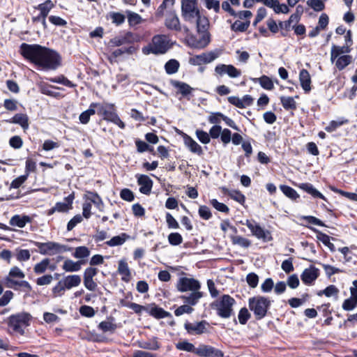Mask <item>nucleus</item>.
<instances>
[{"instance_id": "nucleus-1", "label": "nucleus", "mask_w": 357, "mask_h": 357, "mask_svg": "<svg viewBox=\"0 0 357 357\" xmlns=\"http://www.w3.org/2000/svg\"><path fill=\"white\" fill-rule=\"evenodd\" d=\"M20 52L26 59L44 70H55L61 64V56L56 52L39 45L22 43Z\"/></svg>"}, {"instance_id": "nucleus-2", "label": "nucleus", "mask_w": 357, "mask_h": 357, "mask_svg": "<svg viewBox=\"0 0 357 357\" xmlns=\"http://www.w3.org/2000/svg\"><path fill=\"white\" fill-rule=\"evenodd\" d=\"M176 287L180 292H190L189 294L181 296V298L185 303L195 305L203 296V293L200 291V282L192 278H180L177 281Z\"/></svg>"}, {"instance_id": "nucleus-3", "label": "nucleus", "mask_w": 357, "mask_h": 357, "mask_svg": "<svg viewBox=\"0 0 357 357\" xmlns=\"http://www.w3.org/2000/svg\"><path fill=\"white\" fill-rule=\"evenodd\" d=\"M32 316L26 312H21L10 316L8 319V326L13 333L24 335V330L30 325Z\"/></svg>"}, {"instance_id": "nucleus-4", "label": "nucleus", "mask_w": 357, "mask_h": 357, "mask_svg": "<svg viewBox=\"0 0 357 357\" xmlns=\"http://www.w3.org/2000/svg\"><path fill=\"white\" fill-rule=\"evenodd\" d=\"M172 46L169 38L167 35H156L153 37L151 43L143 48V52L146 54L150 53L154 54H165Z\"/></svg>"}, {"instance_id": "nucleus-5", "label": "nucleus", "mask_w": 357, "mask_h": 357, "mask_svg": "<svg viewBox=\"0 0 357 357\" xmlns=\"http://www.w3.org/2000/svg\"><path fill=\"white\" fill-rule=\"evenodd\" d=\"M81 282L82 279L79 275L65 276L52 288V294L54 297L61 296L64 294L66 290L78 287Z\"/></svg>"}, {"instance_id": "nucleus-6", "label": "nucleus", "mask_w": 357, "mask_h": 357, "mask_svg": "<svg viewBox=\"0 0 357 357\" xmlns=\"http://www.w3.org/2000/svg\"><path fill=\"white\" fill-rule=\"evenodd\" d=\"M235 300L229 295H223L220 299L211 304L213 309L217 312V314L224 319L229 318L233 314V306Z\"/></svg>"}, {"instance_id": "nucleus-7", "label": "nucleus", "mask_w": 357, "mask_h": 357, "mask_svg": "<svg viewBox=\"0 0 357 357\" xmlns=\"http://www.w3.org/2000/svg\"><path fill=\"white\" fill-rule=\"evenodd\" d=\"M271 301L264 296H255L249 298V309L253 312L257 319H261L267 313Z\"/></svg>"}, {"instance_id": "nucleus-8", "label": "nucleus", "mask_w": 357, "mask_h": 357, "mask_svg": "<svg viewBox=\"0 0 357 357\" xmlns=\"http://www.w3.org/2000/svg\"><path fill=\"white\" fill-rule=\"evenodd\" d=\"M33 244L38 248V252L43 255H54L68 250L66 245L53 241L47 243L35 241Z\"/></svg>"}, {"instance_id": "nucleus-9", "label": "nucleus", "mask_w": 357, "mask_h": 357, "mask_svg": "<svg viewBox=\"0 0 357 357\" xmlns=\"http://www.w3.org/2000/svg\"><path fill=\"white\" fill-rule=\"evenodd\" d=\"M251 231L252 235L256 236L259 239H262L264 241H268L271 240V234L268 231L264 229L260 225L255 222L247 220L244 223Z\"/></svg>"}, {"instance_id": "nucleus-10", "label": "nucleus", "mask_w": 357, "mask_h": 357, "mask_svg": "<svg viewBox=\"0 0 357 357\" xmlns=\"http://www.w3.org/2000/svg\"><path fill=\"white\" fill-rule=\"evenodd\" d=\"M210 43V34L208 33H199V37L191 36L188 39V45L197 49H203Z\"/></svg>"}, {"instance_id": "nucleus-11", "label": "nucleus", "mask_w": 357, "mask_h": 357, "mask_svg": "<svg viewBox=\"0 0 357 357\" xmlns=\"http://www.w3.org/2000/svg\"><path fill=\"white\" fill-rule=\"evenodd\" d=\"M196 355L200 357H224L221 350L206 344H202L197 347Z\"/></svg>"}, {"instance_id": "nucleus-12", "label": "nucleus", "mask_w": 357, "mask_h": 357, "mask_svg": "<svg viewBox=\"0 0 357 357\" xmlns=\"http://www.w3.org/2000/svg\"><path fill=\"white\" fill-rule=\"evenodd\" d=\"M215 72L220 76L227 74L231 78H236L241 75V70L233 65L218 64L215 68Z\"/></svg>"}, {"instance_id": "nucleus-13", "label": "nucleus", "mask_w": 357, "mask_h": 357, "mask_svg": "<svg viewBox=\"0 0 357 357\" xmlns=\"http://www.w3.org/2000/svg\"><path fill=\"white\" fill-rule=\"evenodd\" d=\"M208 324L206 321L194 323H185L184 327L190 335H201L206 332Z\"/></svg>"}, {"instance_id": "nucleus-14", "label": "nucleus", "mask_w": 357, "mask_h": 357, "mask_svg": "<svg viewBox=\"0 0 357 357\" xmlns=\"http://www.w3.org/2000/svg\"><path fill=\"white\" fill-rule=\"evenodd\" d=\"M96 108L98 114L103 116V119L108 121H112V119L116 114L112 104L98 103Z\"/></svg>"}, {"instance_id": "nucleus-15", "label": "nucleus", "mask_w": 357, "mask_h": 357, "mask_svg": "<svg viewBox=\"0 0 357 357\" xmlns=\"http://www.w3.org/2000/svg\"><path fill=\"white\" fill-rule=\"evenodd\" d=\"M181 12L183 19L190 23H194L201 15L197 6L181 7Z\"/></svg>"}, {"instance_id": "nucleus-16", "label": "nucleus", "mask_w": 357, "mask_h": 357, "mask_svg": "<svg viewBox=\"0 0 357 357\" xmlns=\"http://www.w3.org/2000/svg\"><path fill=\"white\" fill-rule=\"evenodd\" d=\"M227 100L230 104L238 108H245L250 106L254 100L252 97L250 95H245L242 98L237 96H229Z\"/></svg>"}, {"instance_id": "nucleus-17", "label": "nucleus", "mask_w": 357, "mask_h": 357, "mask_svg": "<svg viewBox=\"0 0 357 357\" xmlns=\"http://www.w3.org/2000/svg\"><path fill=\"white\" fill-rule=\"evenodd\" d=\"M5 285L8 288L18 289L20 287L23 288L27 291H31L32 288L31 284L26 280H16L15 278H5Z\"/></svg>"}, {"instance_id": "nucleus-18", "label": "nucleus", "mask_w": 357, "mask_h": 357, "mask_svg": "<svg viewBox=\"0 0 357 357\" xmlns=\"http://www.w3.org/2000/svg\"><path fill=\"white\" fill-rule=\"evenodd\" d=\"M319 274V271L318 268L314 266H310L303 271L301 278L303 283L310 284L318 278Z\"/></svg>"}, {"instance_id": "nucleus-19", "label": "nucleus", "mask_w": 357, "mask_h": 357, "mask_svg": "<svg viewBox=\"0 0 357 357\" xmlns=\"http://www.w3.org/2000/svg\"><path fill=\"white\" fill-rule=\"evenodd\" d=\"M183 141L185 146L192 153L199 155L203 153L202 146L197 144L191 137L183 133Z\"/></svg>"}, {"instance_id": "nucleus-20", "label": "nucleus", "mask_w": 357, "mask_h": 357, "mask_svg": "<svg viewBox=\"0 0 357 357\" xmlns=\"http://www.w3.org/2000/svg\"><path fill=\"white\" fill-rule=\"evenodd\" d=\"M118 273L121 275V280L129 282L131 280V271L125 259H121L118 264Z\"/></svg>"}, {"instance_id": "nucleus-21", "label": "nucleus", "mask_w": 357, "mask_h": 357, "mask_svg": "<svg viewBox=\"0 0 357 357\" xmlns=\"http://www.w3.org/2000/svg\"><path fill=\"white\" fill-rule=\"evenodd\" d=\"M137 183L140 185V192L144 195H149L151 192L153 181L148 176L140 175L137 178Z\"/></svg>"}, {"instance_id": "nucleus-22", "label": "nucleus", "mask_w": 357, "mask_h": 357, "mask_svg": "<svg viewBox=\"0 0 357 357\" xmlns=\"http://www.w3.org/2000/svg\"><path fill=\"white\" fill-rule=\"evenodd\" d=\"M298 187L310 195L314 198H319L325 202H327V199L323 195L319 190H317L311 183H300Z\"/></svg>"}, {"instance_id": "nucleus-23", "label": "nucleus", "mask_w": 357, "mask_h": 357, "mask_svg": "<svg viewBox=\"0 0 357 357\" xmlns=\"http://www.w3.org/2000/svg\"><path fill=\"white\" fill-rule=\"evenodd\" d=\"M298 187L310 195L314 198H319L325 202H327V199L323 195L319 190H317L311 183H300Z\"/></svg>"}, {"instance_id": "nucleus-24", "label": "nucleus", "mask_w": 357, "mask_h": 357, "mask_svg": "<svg viewBox=\"0 0 357 357\" xmlns=\"http://www.w3.org/2000/svg\"><path fill=\"white\" fill-rule=\"evenodd\" d=\"M299 81L302 89L305 93H308L311 91V77L307 70L302 69L300 71Z\"/></svg>"}, {"instance_id": "nucleus-25", "label": "nucleus", "mask_w": 357, "mask_h": 357, "mask_svg": "<svg viewBox=\"0 0 357 357\" xmlns=\"http://www.w3.org/2000/svg\"><path fill=\"white\" fill-rule=\"evenodd\" d=\"M84 264V260L74 261L71 259H66L62 265V269L66 272H77L81 269L82 266Z\"/></svg>"}, {"instance_id": "nucleus-26", "label": "nucleus", "mask_w": 357, "mask_h": 357, "mask_svg": "<svg viewBox=\"0 0 357 357\" xmlns=\"http://www.w3.org/2000/svg\"><path fill=\"white\" fill-rule=\"evenodd\" d=\"M85 200L91 205L93 204L100 211L103 210L104 204L100 197L96 192L88 191L85 194Z\"/></svg>"}, {"instance_id": "nucleus-27", "label": "nucleus", "mask_w": 357, "mask_h": 357, "mask_svg": "<svg viewBox=\"0 0 357 357\" xmlns=\"http://www.w3.org/2000/svg\"><path fill=\"white\" fill-rule=\"evenodd\" d=\"M31 222V218L28 215H15L10 218L9 224L11 226L23 228L27 223Z\"/></svg>"}, {"instance_id": "nucleus-28", "label": "nucleus", "mask_w": 357, "mask_h": 357, "mask_svg": "<svg viewBox=\"0 0 357 357\" xmlns=\"http://www.w3.org/2000/svg\"><path fill=\"white\" fill-rule=\"evenodd\" d=\"M172 85L178 89V92L183 96H187L194 91V89L191 87L189 84L180 82L176 80L172 81Z\"/></svg>"}, {"instance_id": "nucleus-29", "label": "nucleus", "mask_w": 357, "mask_h": 357, "mask_svg": "<svg viewBox=\"0 0 357 357\" xmlns=\"http://www.w3.org/2000/svg\"><path fill=\"white\" fill-rule=\"evenodd\" d=\"M165 25L169 29L181 30L179 19L174 13H169L168 14L165 20Z\"/></svg>"}, {"instance_id": "nucleus-30", "label": "nucleus", "mask_w": 357, "mask_h": 357, "mask_svg": "<svg viewBox=\"0 0 357 357\" xmlns=\"http://www.w3.org/2000/svg\"><path fill=\"white\" fill-rule=\"evenodd\" d=\"M7 121L11 123L19 124L24 130L29 128V117L25 114H16L11 119Z\"/></svg>"}, {"instance_id": "nucleus-31", "label": "nucleus", "mask_w": 357, "mask_h": 357, "mask_svg": "<svg viewBox=\"0 0 357 357\" xmlns=\"http://www.w3.org/2000/svg\"><path fill=\"white\" fill-rule=\"evenodd\" d=\"M98 105V103H91L89 106V108L86 111L81 113L79 116V120L82 124H86L90 121L91 116L96 114V108Z\"/></svg>"}, {"instance_id": "nucleus-32", "label": "nucleus", "mask_w": 357, "mask_h": 357, "mask_svg": "<svg viewBox=\"0 0 357 357\" xmlns=\"http://www.w3.org/2000/svg\"><path fill=\"white\" fill-rule=\"evenodd\" d=\"M194 23L196 24L198 33H208L209 22L205 16L200 15Z\"/></svg>"}, {"instance_id": "nucleus-33", "label": "nucleus", "mask_w": 357, "mask_h": 357, "mask_svg": "<svg viewBox=\"0 0 357 357\" xmlns=\"http://www.w3.org/2000/svg\"><path fill=\"white\" fill-rule=\"evenodd\" d=\"M74 199V195H70L65 198L63 202H57L55 205L56 209L59 212H66L72 208L73 202Z\"/></svg>"}, {"instance_id": "nucleus-34", "label": "nucleus", "mask_w": 357, "mask_h": 357, "mask_svg": "<svg viewBox=\"0 0 357 357\" xmlns=\"http://www.w3.org/2000/svg\"><path fill=\"white\" fill-rule=\"evenodd\" d=\"M128 22L130 26H135L141 24L143 19L140 15L131 10H126Z\"/></svg>"}, {"instance_id": "nucleus-35", "label": "nucleus", "mask_w": 357, "mask_h": 357, "mask_svg": "<svg viewBox=\"0 0 357 357\" xmlns=\"http://www.w3.org/2000/svg\"><path fill=\"white\" fill-rule=\"evenodd\" d=\"M139 347L144 349L149 350H158L160 348V344L156 337H153L146 341H142L139 342Z\"/></svg>"}, {"instance_id": "nucleus-36", "label": "nucleus", "mask_w": 357, "mask_h": 357, "mask_svg": "<svg viewBox=\"0 0 357 357\" xmlns=\"http://www.w3.org/2000/svg\"><path fill=\"white\" fill-rule=\"evenodd\" d=\"M255 82H259L262 88L266 90H272L274 88L273 81L266 75H262L259 78L253 79Z\"/></svg>"}, {"instance_id": "nucleus-37", "label": "nucleus", "mask_w": 357, "mask_h": 357, "mask_svg": "<svg viewBox=\"0 0 357 357\" xmlns=\"http://www.w3.org/2000/svg\"><path fill=\"white\" fill-rule=\"evenodd\" d=\"M128 238V236L123 233L121 235L112 237L109 241L106 242V244L110 247L121 245Z\"/></svg>"}, {"instance_id": "nucleus-38", "label": "nucleus", "mask_w": 357, "mask_h": 357, "mask_svg": "<svg viewBox=\"0 0 357 357\" xmlns=\"http://www.w3.org/2000/svg\"><path fill=\"white\" fill-rule=\"evenodd\" d=\"M222 54V50L215 49L210 52L203 53L205 63H209L218 59Z\"/></svg>"}, {"instance_id": "nucleus-39", "label": "nucleus", "mask_w": 357, "mask_h": 357, "mask_svg": "<svg viewBox=\"0 0 357 357\" xmlns=\"http://www.w3.org/2000/svg\"><path fill=\"white\" fill-rule=\"evenodd\" d=\"M90 255V250L86 246L77 247L73 253V257L76 259L83 260L87 258Z\"/></svg>"}, {"instance_id": "nucleus-40", "label": "nucleus", "mask_w": 357, "mask_h": 357, "mask_svg": "<svg viewBox=\"0 0 357 357\" xmlns=\"http://www.w3.org/2000/svg\"><path fill=\"white\" fill-rule=\"evenodd\" d=\"M54 4L52 3L51 0H47L45 2L38 5L36 7L38 9L40 14L43 16L47 17L50 13V11L54 8Z\"/></svg>"}, {"instance_id": "nucleus-41", "label": "nucleus", "mask_w": 357, "mask_h": 357, "mask_svg": "<svg viewBox=\"0 0 357 357\" xmlns=\"http://www.w3.org/2000/svg\"><path fill=\"white\" fill-rule=\"evenodd\" d=\"M180 64L176 59H170L165 65V69L167 74L172 75L176 73L179 68Z\"/></svg>"}, {"instance_id": "nucleus-42", "label": "nucleus", "mask_w": 357, "mask_h": 357, "mask_svg": "<svg viewBox=\"0 0 357 357\" xmlns=\"http://www.w3.org/2000/svg\"><path fill=\"white\" fill-rule=\"evenodd\" d=\"M50 264V260L47 258L46 259H43L41 261H40L39 263H37L34 267H33V271L36 274H42V273H44L49 265Z\"/></svg>"}, {"instance_id": "nucleus-43", "label": "nucleus", "mask_w": 357, "mask_h": 357, "mask_svg": "<svg viewBox=\"0 0 357 357\" xmlns=\"http://www.w3.org/2000/svg\"><path fill=\"white\" fill-rule=\"evenodd\" d=\"M352 61V57L350 55H344L339 56L335 62V66L338 70H342L347 66Z\"/></svg>"}, {"instance_id": "nucleus-44", "label": "nucleus", "mask_w": 357, "mask_h": 357, "mask_svg": "<svg viewBox=\"0 0 357 357\" xmlns=\"http://www.w3.org/2000/svg\"><path fill=\"white\" fill-rule=\"evenodd\" d=\"M280 101L283 107L287 110L295 109L296 108V102L292 97L281 96Z\"/></svg>"}, {"instance_id": "nucleus-45", "label": "nucleus", "mask_w": 357, "mask_h": 357, "mask_svg": "<svg viewBox=\"0 0 357 357\" xmlns=\"http://www.w3.org/2000/svg\"><path fill=\"white\" fill-rule=\"evenodd\" d=\"M176 348L178 350L185 351L188 352H192L196 354V351L197 350V347H195L193 344L188 342L183 341L180 342L176 344Z\"/></svg>"}, {"instance_id": "nucleus-46", "label": "nucleus", "mask_w": 357, "mask_h": 357, "mask_svg": "<svg viewBox=\"0 0 357 357\" xmlns=\"http://www.w3.org/2000/svg\"><path fill=\"white\" fill-rule=\"evenodd\" d=\"M280 188L281 191L289 198L295 200L297 198L299 197V195L297 193V192L293 189L292 188L285 185H281L280 186Z\"/></svg>"}, {"instance_id": "nucleus-47", "label": "nucleus", "mask_w": 357, "mask_h": 357, "mask_svg": "<svg viewBox=\"0 0 357 357\" xmlns=\"http://www.w3.org/2000/svg\"><path fill=\"white\" fill-rule=\"evenodd\" d=\"M149 313L151 315L158 319L165 318L169 315V312L165 311L162 308L156 306L151 307Z\"/></svg>"}, {"instance_id": "nucleus-48", "label": "nucleus", "mask_w": 357, "mask_h": 357, "mask_svg": "<svg viewBox=\"0 0 357 357\" xmlns=\"http://www.w3.org/2000/svg\"><path fill=\"white\" fill-rule=\"evenodd\" d=\"M231 241L234 245H238L243 248H248L251 245L250 240L241 236H231Z\"/></svg>"}, {"instance_id": "nucleus-49", "label": "nucleus", "mask_w": 357, "mask_h": 357, "mask_svg": "<svg viewBox=\"0 0 357 357\" xmlns=\"http://www.w3.org/2000/svg\"><path fill=\"white\" fill-rule=\"evenodd\" d=\"M250 26V21L242 22L241 20H236L231 25V29L234 31H245Z\"/></svg>"}, {"instance_id": "nucleus-50", "label": "nucleus", "mask_w": 357, "mask_h": 357, "mask_svg": "<svg viewBox=\"0 0 357 357\" xmlns=\"http://www.w3.org/2000/svg\"><path fill=\"white\" fill-rule=\"evenodd\" d=\"M192 305L188 303L181 305L175 310L174 314L176 317H179L183 314H191L194 311V309L192 307Z\"/></svg>"}, {"instance_id": "nucleus-51", "label": "nucleus", "mask_w": 357, "mask_h": 357, "mask_svg": "<svg viewBox=\"0 0 357 357\" xmlns=\"http://www.w3.org/2000/svg\"><path fill=\"white\" fill-rule=\"evenodd\" d=\"M112 23L116 25H121L125 22V15L119 12H111L109 14Z\"/></svg>"}, {"instance_id": "nucleus-52", "label": "nucleus", "mask_w": 357, "mask_h": 357, "mask_svg": "<svg viewBox=\"0 0 357 357\" xmlns=\"http://www.w3.org/2000/svg\"><path fill=\"white\" fill-rule=\"evenodd\" d=\"M121 303L123 306L132 310L137 314H141L142 312L146 309L144 306L135 303L126 302L124 301H121Z\"/></svg>"}, {"instance_id": "nucleus-53", "label": "nucleus", "mask_w": 357, "mask_h": 357, "mask_svg": "<svg viewBox=\"0 0 357 357\" xmlns=\"http://www.w3.org/2000/svg\"><path fill=\"white\" fill-rule=\"evenodd\" d=\"M98 328L103 332H114L116 328V324H113L111 321H104L99 324Z\"/></svg>"}, {"instance_id": "nucleus-54", "label": "nucleus", "mask_w": 357, "mask_h": 357, "mask_svg": "<svg viewBox=\"0 0 357 357\" xmlns=\"http://www.w3.org/2000/svg\"><path fill=\"white\" fill-rule=\"evenodd\" d=\"M50 81L52 82H54V83L61 84H63L64 86H68V87H70V88H73V87L75 86V84H74L71 81L68 79L63 75H61L59 77H54V78H50Z\"/></svg>"}, {"instance_id": "nucleus-55", "label": "nucleus", "mask_w": 357, "mask_h": 357, "mask_svg": "<svg viewBox=\"0 0 357 357\" xmlns=\"http://www.w3.org/2000/svg\"><path fill=\"white\" fill-rule=\"evenodd\" d=\"M132 53V47L117 49V50H115L114 51H113V52L112 53V54L109 57V59L111 60V61H112L113 60L116 59V58L122 56L123 54H130Z\"/></svg>"}, {"instance_id": "nucleus-56", "label": "nucleus", "mask_w": 357, "mask_h": 357, "mask_svg": "<svg viewBox=\"0 0 357 357\" xmlns=\"http://www.w3.org/2000/svg\"><path fill=\"white\" fill-rule=\"evenodd\" d=\"M211 204L215 208L217 211L228 213L229 212V207L223 203L219 202L217 199H213L210 201Z\"/></svg>"}, {"instance_id": "nucleus-57", "label": "nucleus", "mask_w": 357, "mask_h": 357, "mask_svg": "<svg viewBox=\"0 0 357 357\" xmlns=\"http://www.w3.org/2000/svg\"><path fill=\"white\" fill-rule=\"evenodd\" d=\"M25 277L24 272L17 266H13L10 268L8 275L6 278L23 279Z\"/></svg>"}, {"instance_id": "nucleus-58", "label": "nucleus", "mask_w": 357, "mask_h": 357, "mask_svg": "<svg viewBox=\"0 0 357 357\" xmlns=\"http://www.w3.org/2000/svg\"><path fill=\"white\" fill-rule=\"evenodd\" d=\"M269 7L273 8L276 13H287L289 10L287 5L280 4L277 0H273V3Z\"/></svg>"}, {"instance_id": "nucleus-59", "label": "nucleus", "mask_w": 357, "mask_h": 357, "mask_svg": "<svg viewBox=\"0 0 357 357\" xmlns=\"http://www.w3.org/2000/svg\"><path fill=\"white\" fill-rule=\"evenodd\" d=\"M168 241L172 245H178L183 242V237L179 233H171L168 236Z\"/></svg>"}, {"instance_id": "nucleus-60", "label": "nucleus", "mask_w": 357, "mask_h": 357, "mask_svg": "<svg viewBox=\"0 0 357 357\" xmlns=\"http://www.w3.org/2000/svg\"><path fill=\"white\" fill-rule=\"evenodd\" d=\"M318 240L321 241L325 245H326L331 251H334L335 246L331 242L330 236L326 234L319 232L317 236Z\"/></svg>"}, {"instance_id": "nucleus-61", "label": "nucleus", "mask_w": 357, "mask_h": 357, "mask_svg": "<svg viewBox=\"0 0 357 357\" xmlns=\"http://www.w3.org/2000/svg\"><path fill=\"white\" fill-rule=\"evenodd\" d=\"M250 313L248 312V310L245 307H243L240 310L238 319L241 324H245L248 320L250 318Z\"/></svg>"}, {"instance_id": "nucleus-62", "label": "nucleus", "mask_w": 357, "mask_h": 357, "mask_svg": "<svg viewBox=\"0 0 357 357\" xmlns=\"http://www.w3.org/2000/svg\"><path fill=\"white\" fill-rule=\"evenodd\" d=\"M357 306V301L350 296L344 300L342 303V308L346 311L353 310Z\"/></svg>"}, {"instance_id": "nucleus-63", "label": "nucleus", "mask_w": 357, "mask_h": 357, "mask_svg": "<svg viewBox=\"0 0 357 357\" xmlns=\"http://www.w3.org/2000/svg\"><path fill=\"white\" fill-rule=\"evenodd\" d=\"M14 294L10 290L6 291L3 296L0 298V307L7 305L13 299Z\"/></svg>"}, {"instance_id": "nucleus-64", "label": "nucleus", "mask_w": 357, "mask_h": 357, "mask_svg": "<svg viewBox=\"0 0 357 357\" xmlns=\"http://www.w3.org/2000/svg\"><path fill=\"white\" fill-rule=\"evenodd\" d=\"M307 4L315 11H321L324 9V3L321 0H307Z\"/></svg>"}]
</instances>
